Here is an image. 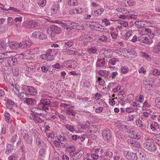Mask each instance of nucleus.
<instances>
[{
  "label": "nucleus",
  "instance_id": "nucleus-35",
  "mask_svg": "<svg viewBox=\"0 0 160 160\" xmlns=\"http://www.w3.org/2000/svg\"><path fill=\"white\" fill-rule=\"evenodd\" d=\"M68 4L70 6H75L78 5L77 0H69L68 2Z\"/></svg>",
  "mask_w": 160,
  "mask_h": 160
},
{
  "label": "nucleus",
  "instance_id": "nucleus-25",
  "mask_svg": "<svg viewBox=\"0 0 160 160\" xmlns=\"http://www.w3.org/2000/svg\"><path fill=\"white\" fill-rule=\"evenodd\" d=\"M153 52L156 53H158L160 52V42L155 45L153 49Z\"/></svg>",
  "mask_w": 160,
  "mask_h": 160
},
{
  "label": "nucleus",
  "instance_id": "nucleus-50",
  "mask_svg": "<svg viewBox=\"0 0 160 160\" xmlns=\"http://www.w3.org/2000/svg\"><path fill=\"white\" fill-rule=\"evenodd\" d=\"M152 73H153V75H154L156 76H159L160 74V72L157 69H154L152 71Z\"/></svg>",
  "mask_w": 160,
  "mask_h": 160
},
{
  "label": "nucleus",
  "instance_id": "nucleus-18",
  "mask_svg": "<svg viewBox=\"0 0 160 160\" xmlns=\"http://www.w3.org/2000/svg\"><path fill=\"white\" fill-rule=\"evenodd\" d=\"M51 26L53 33L58 34L61 32V29L59 27L54 25H51Z\"/></svg>",
  "mask_w": 160,
  "mask_h": 160
},
{
  "label": "nucleus",
  "instance_id": "nucleus-40",
  "mask_svg": "<svg viewBox=\"0 0 160 160\" xmlns=\"http://www.w3.org/2000/svg\"><path fill=\"white\" fill-rule=\"evenodd\" d=\"M117 61H118V59L116 58H112L109 60L108 62L111 65H114Z\"/></svg>",
  "mask_w": 160,
  "mask_h": 160
},
{
  "label": "nucleus",
  "instance_id": "nucleus-41",
  "mask_svg": "<svg viewBox=\"0 0 160 160\" xmlns=\"http://www.w3.org/2000/svg\"><path fill=\"white\" fill-rule=\"evenodd\" d=\"M7 24L8 26H11L13 25V18L12 17H9L7 19Z\"/></svg>",
  "mask_w": 160,
  "mask_h": 160
},
{
  "label": "nucleus",
  "instance_id": "nucleus-57",
  "mask_svg": "<svg viewBox=\"0 0 160 160\" xmlns=\"http://www.w3.org/2000/svg\"><path fill=\"white\" fill-rule=\"evenodd\" d=\"M60 143L62 144L60 142H59L58 141H55L54 142V145L55 147L57 148H59L61 146Z\"/></svg>",
  "mask_w": 160,
  "mask_h": 160
},
{
  "label": "nucleus",
  "instance_id": "nucleus-13",
  "mask_svg": "<svg viewBox=\"0 0 160 160\" xmlns=\"http://www.w3.org/2000/svg\"><path fill=\"white\" fill-rule=\"evenodd\" d=\"M136 12L134 11H132L130 9L128 10V15L127 16L128 19L132 18L136 19L137 18V15L134 14Z\"/></svg>",
  "mask_w": 160,
  "mask_h": 160
},
{
  "label": "nucleus",
  "instance_id": "nucleus-36",
  "mask_svg": "<svg viewBox=\"0 0 160 160\" xmlns=\"http://www.w3.org/2000/svg\"><path fill=\"white\" fill-rule=\"evenodd\" d=\"M118 10L120 12H121L125 14H128V10L127 8H118Z\"/></svg>",
  "mask_w": 160,
  "mask_h": 160
},
{
  "label": "nucleus",
  "instance_id": "nucleus-15",
  "mask_svg": "<svg viewBox=\"0 0 160 160\" xmlns=\"http://www.w3.org/2000/svg\"><path fill=\"white\" fill-rule=\"evenodd\" d=\"M14 147L13 145L8 144L6 148V154L7 155L9 154L14 150Z\"/></svg>",
  "mask_w": 160,
  "mask_h": 160
},
{
  "label": "nucleus",
  "instance_id": "nucleus-33",
  "mask_svg": "<svg viewBox=\"0 0 160 160\" xmlns=\"http://www.w3.org/2000/svg\"><path fill=\"white\" fill-rule=\"evenodd\" d=\"M67 130L71 132H74L75 130L74 129L73 126L69 124H67L65 126Z\"/></svg>",
  "mask_w": 160,
  "mask_h": 160
},
{
  "label": "nucleus",
  "instance_id": "nucleus-59",
  "mask_svg": "<svg viewBox=\"0 0 160 160\" xmlns=\"http://www.w3.org/2000/svg\"><path fill=\"white\" fill-rule=\"evenodd\" d=\"M135 154H136L137 156L138 155L140 158H142L143 157V152L142 151H138Z\"/></svg>",
  "mask_w": 160,
  "mask_h": 160
},
{
  "label": "nucleus",
  "instance_id": "nucleus-7",
  "mask_svg": "<svg viewBox=\"0 0 160 160\" xmlns=\"http://www.w3.org/2000/svg\"><path fill=\"white\" fill-rule=\"evenodd\" d=\"M31 110L32 112V113L36 115H46L47 114V112L45 111V113H43V112H44V110H41L36 107H34L32 108Z\"/></svg>",
  "mask_w": 160,
  "mask_h": 160
},
{
  "label": "nucleus",
  "instance_id": "nucleus-2",
  "mask_svg": "<svg viewBox=\"0 0 160 160\" xmlns=\"http://www.w3.org/2000/svg\"><path fill=\"white\" fill-rule=\"evenodd\" d=\"M143 146L145 149L150 152L155 151L157 149L155 145L152 142H146L143 144Z\"/></svg>",
  "mask_w": 160,
  "mask_h": 160
},
{
  "label": "nucleus",
  "instance_id": "nucleus-3",
  "mask_svg": "<svg viewBox=\"0 0 160 160\" xmlns=\"http://www.w3.org/2000/svg\"><path fill=\"white\" fill-rule=\"evenodd\" d=\"M23 138L27 144H31L32 143L33 137L30 132L25 131L24 135H23Z\"/></svg>",
  "mask_w": 160,
  "mask_h": 160
},
{
  "label": "nucleus",
  "instance_id": "nucleus-24",
  "mask_svg": "<svg viewBox=\"0 0 160 160\" xmlns=\"http://www.w3.org/2000/svg\"><path fill=\"white\" fill-rule=\"evenodd\" d=\"M36 142L39 147H43L45 144L42 140L39 138H37L36 139Z\"/></svg>",
  "mask_w": 160,
  "mask_h": 160
},
{
  "label": "nucleus",
  "instance_id": "nucleus-64",
  "mask_svg": "<svg viewBox=\"0 0 160 160\" xmlns=\"http://www.w3.org/2000/svg\"><path fill=\"white\" fill-rule=\"evenodd\" d=\"M99 39L103 42H104L106 41L107 38L105 36L103 35L99 38Z\"/></svg>",
  "mask_w": 160,
  "mask_h": 160
},
{
  "label": "nucleus",
  "instance_id": "nucleus-8",
  "mask_svg": "<svg viewBox=\"0 0 160 160\" xmlns=\"http://www.w3.org/2000/svg\"><path fill=\"white\" fill-rule=\"evenodd\" d=\"M25 88L27 90V91L31 95L35 96L37 93V90L32 86H26Z\"/></svg>",
  "mask_w": 160,
  "mask_h": 160
},
{
  "label": "nucleus",
  "instance_id": "nucleus-49",
  "mask_svg": "<svg viewBox=\"0 0 160 160\" xmlns=\"http://www.w3.org/2000/svg\"><path fill=\"white\" fill-rule=\"evenodd\" d=\"M67 148L70 151H75L76 148L74 146H69L68 145L67 146Z\"/></svg>",
  "mask_w": 160,
  "mask_h": 160
},
{
  "label": "nucleus",
  "instance_id": "nucleus-45",
  "mask_svg": "<svg viewBox=\"0 0 160 160\" xmlns=\"http://www.w3.org/2000/svg\"><path fill=\"white\" fill-rule=\"evenodd\" d=\"M155 103L157 107L160 109V98L158 97L156 99Z\"/></svg>",
  "mask_w": 160,
  "mask_h": 160
},
{
  "label": "nucleus",
  "instance_id": "nucleus-19",
  "mask_svg": "<svg viewBox=\"0 0 160 160\" xmlns=\"http://www.w3.org/2000/svg\"><path fill=\"white\" fill-rule=\"evenodd\" d=\"M27 70L29 74L32 75L35 74L34 72L36 70V68L35 66H32L28 67L27 69Z\"/></svg>",
  "mask_w": 160,
  "mask_h": 160
},
{
  "label": "nucleus",
  "instance_id": "nucleus-54",
  "mask_svg": "<svg viewBox=\"0 0 160 160\" xmlns=\"http://www.w3.org/2000/svg\"><path fill=\"white\" fill-rule=\"evenodd\" d=\"M134 23L138 28L140 29L142 28L141 27V21H137L135 22Z\"/></svg>",
  "mask_w": 160,
  "mask_h": 160
},
{
  "label": "nucleus",
  "instance_id": "nucleus-16",
  "mask_svg": "<svg viewBox=\"0 0 160 160\" xmlns=\"http://www.w3.org/2000/svg\"><path fill=\"white\" fill-rule=\"evenodd\" d=\"M38 23L35 21H30L27 23V27L29 28H35L38 26Z\"/></svg>",
  "mask_w": 160,
  "mask_h": 160
},
{
  "label": "nucleus",
  "instance_id": "nucleus-56",
  "mask_svg": "<svg viewBox=\"0 0 160 160\" xmlns=\"http://www.w3.org/2000/svg\"><path fill=\"white\" fill-rule=\"evenodd\" d=\"M132 34V31L130 30H128L126 34H125V38H128Z\"/></svg>",
  "mask_w": 160,
  "mask_h": 160
},
{
  "label": "nucleus",
  "instance_id": "nucleus-34",
  "mask_svg": "<svg viewBox=\"0 0 160 160\" xmlns=\"http://www.w3.org/2000/svg\"><path fill=\"white\" fill-rule=\"evenodd\" d=\"M8 29V28L7 25H4L0 27V33L4 32Z\"/></svg>",
  "mask_w": 160,
  "mask_h": 160
},
{
  "label": "nucleus",
  "instance_id": "nucleus-46",
  "mask_svg": "<svg viewBox=\"0 0 160 160\" xmlns=\"http://www.w3.org/2000/svg\"><path fill=\"white\" fill-rule=\"evenodd\" d=\"M71 65L72 67L71 68H74L78 66L77 63L76 61L71 60Z\"/></svg>",
  "mask_w": 160,
  "mask_h": 160
},
{
  "label": "nucleus",
  "instance_id": "nucleus-6",
  "mask_svg": "<svg viewBox=\"0 0 160 160\" xmlns=\"http://www.w3.org/2000/svg\"><path fill=\"white\" fill-rule=\"evenodd\" d=\"M40 101L42 104V108L45 110H48V108L51 103L50 101L48 99L42 98Z\"/></svg>",
  "mask_w": 160,
  "mask_h": 160
},
{
  "label": "nucleus",
  "instance_id": "nucleus-63",
  "mask_svg": "<svg viewBox=\"0 0 160 160\" xmlns=\"http://www.w3.org/2000/svg\"><path fill=\"white\" fill-rule=\"evenodd\" d=\"M102 22L105 23L106 26L109 25L110 24L109 21L107 19H104L102 20Z\"/></svg>",
  "mask_w": 160,
  "mask_h": 160
},
{
  "label": "nucleus",
  "instance_id": "nucleus-4",
  "mask_svg": "<svg viewBox=\"0 0 160 160\" xmlns=\"http://www.w3.org/2000/svg\"><path fill=\"white\" fill-rule=\"evenodd\" d=\"M52 52L51 50H49L47 51L46 53L42 54L40 56V58L43 60L47 61H52L54 59L53 56L51 54V52Z\"/></svg>",
  "mask_w": 160,
  "mask_h": 160
},
{
  "label": "nucleus",
  "instance_id": "nucleus-23",
  "mask_svg": "<svg viewBox=\"0 0 160 160\" xmlns=\"http://www.w3.org/2000/svg\"><path fill=\"white\" fill-rule=\"evenodd\" d=\"M19 158L18 154L14 153L8 157V160H18Z\"/></svg>",
  "mask_w": 160,
  "mask_h": 160
},
{
  "label": "nucleus",
  "instance_id": "nucleus-61",
  "mask_svg": "<svg viewBox=\"0 0 160 160\" xmlns=\"http://www.w3.org/2000/svg\"><path fill=\"white\" fill-rule=\"evenodd\" d=\"M90 82L87 80H85L84 82V87L86 88H88L90 86Z\"/></svg>",
  "mask_w": 160,
  "mask_h": 160
},
{
  "label": "nucleus",
  "instance_id": "nucleus-47",
  "mask_svg": "<svg viewBox=\"0 0 160 160\" xmlns=\"http://www.w3.org/2000/svg\"><path fill=\"white\" fill-rule=\"evenodd\" d=\"M128 68L126 67H122L121 68V71L123 74H125L128 71Z\"/></svg>",
  "mask_w": 160,
  "mask_h": 160
},
{
  "label": "nucleus",
  "instance_id": "nucleus-51",
  "mask_svg": "<svg viewBox=\"0 0 160 160\" xmlns=\"http://www.w3.org/2000/svg\"><path fill=\"white\" fill-rule=\"evenodd\" d=\"M66 113L68 114L71 115L73 116L75 115V112H74L72 110L68 109L66 111Z\"/></svg>",
  "mask_w": 160,
  "mask_h": 160
},
{
  "label": "nucleus",
  "instance_id": "nucleus-17",
  "mask_svg": "<svg viewBox=\"0 0 160 160\" xmlns=\"http://www.w3.org/2000/svg\"><path fill=\"white\" fill-rule=\"evenodd\" d=\"M32 115L33 118V120L36 122L41 123L43 122L44 120H43L40 117L34 114V113H32Z\"/></svg>",
  "mask_w": 160,
  "mask_h": 160
},
{
  "label": "nucleus",
  "instance_id": "nucleus-58",
  "mask_svg": "<svg viewBox=\"0 0 160 160\" xmlns=\"http://www.w3.org/2000/svg\"><path fill=\"white\" fill-rule=\"evenodd\" d=\"M103 110V108L102 107H98L96 109L95 112L97 113H100L102 112Z\"/></svg>",
  "mask_w": 160,
  "mask_h": 160
},
{
  "label": "nucleus",
  "instance_id": "nucleus-5",
  "mask_svg": "<svg viewBox=\"0 0 160 160\" xmlns=\"http://www.w3.org/2000/svg\"><path fill=\"white\" fill-rule=\"evenodd\" d=\"M102 135L103 138L106 141L109 140L111 139V132L108 128H105L103 130Z\"/></svg>",
  "mask_w": 160,
  "mask_h": 160
},
{
  "label": "nucleus",
  "instance_id": "nucleus-27",
  "mask_svg": "<svg viewBox=\"0 0 160 160\" xmlns=\"http://www.w3.org/2000/svg\"><path fill=\"white\" fill-rule=\"evenodd\" d=\"M45 149L43 148H42L39 150L38 154L40 158L44 157L45 154Z\"/></svg>",
  "mask_w": 160,
  "mask_h": 160
},
{
  "label": "nucleus",
  "instance_id": "nucleus-37",
  "mask_svg": "<svg viewBox=\"0 0 160 160\" xmlns=\"http://www.w3.org/2000/svg\"><path fill=\"white\" fill-rule=\"evenodd\" d=\"M95 152L98 155V156L101 157L102 153V149L100 148H96L95 149Z\"/></svg>",
  "mask_w": 160,
  "mask_h": 160
},
{
  "label": "nucleus",
  "instance_id": "nucleus-26",
  "mask_svg": "<svg viewBox=\"0 0 160 160\" xmlns=\"http://www.w3.org/2000/svg\"><path fill=\"white\" fill-rule=\"evenodd\" d=\"M59 9V7L58 5H53L51 9L52 13L53 14H55L58 11Z\"/></svg>",
  "mask_w": 160,
  "mask_h": 160
},
{
  "label": "nucleus",
  "instance_id": "nucleus-14",
  "mask_svg": "<svg viewBox=\"0 0 160 160\" xmlns=\"http://www.w3.org/2000/svg\"><path fill=\"white\" fill-rule=\"evenodd\" d=\"M4 103L5 104L7 108L9 109H12L13 106L14 102L8 99H5Z\"/></svg>",
  "mask_w": 160,
  "mask_h": 160
},
{
  "label": "nucleus",
  "instance_id": "nucleus-28",
  "mask_svg": "<svg viewBox=\"0 0 160 160\" xmlns=\"http://www.w3.org/2000/svg\"><path fill=\"white\" fill-rule=\"evenodd\" d=\"M19 97H20V98L24 101L28 98V95L27 93L21 92L19 93Z\"/></svg>",
  "mask_w": 160,
  "mask_h": 160
},
{
  "label": "nucleus",
  "instance_id": "nucleus-32",
  "mask_svg": "<svg viewBox=\"0 0 160 160\" xmlns=\"http://www.w3.org/2000/svg\"><path fill=\"white\" fill-rule=\"evenodd\" d=\"M97 82H98L99 85L102 86H103L105 83L104 80L100 77H98V78Z\"/></svg>",
  "mask_w": 160,
  "mask_h": 160
},
{
  "label": "nucleus",
  "instance_id": "nucleus-12",
  "mask_svg": "<svg viewBox=\"0 0 160 160\" xmlns=\"http://www.w3.org/2000/svg\"><path fill=\"white\" fill-rule=\"evenodd\" d=\"M109 73V72L104 70H100L98 72V74L99 75L105 78H108Z\"/></svg>",
  "mask_w": 160,
  "mask_h": 160
},
{
  "label": "nucleus",
  "instance_id": "nucleus-48",
  "mask_svg": "<svg viewBox=\"0 0 160 160\" xmlns=\"http://www.w3.org/2000/svg\"><path fill=\"white\" fill-rule=\"evenodd\" d=\"M136 132L133 131H130L129 133V136L132 138H133L135 136Z\"/></svg>",
  "mask_w": 160,
  "mask_h": 160
},
{
  "label": "nucleus",
  "instance_id": "nucleus-29",
  "mask_svg": "<svg viewBox=\"0 0 160 160\" xmlns=\"http://www.w3.org/2000/svg\"><path fill=\"white\" fill-rule=\"evenodd\" d=\"M104 9L102 8H100L95 11L94 14L95 16H98L101 15L103 12Z\"/></svg>",
  "mask_w": 160,
  "mask_h": 160
},
{
  "label": "nucleus",
  "instance_id": "nucleus-11",
  "mask_svg": "<svg viewBox=\"0 0 160 160\" xmlns=\"http://www.w3.org/2000/svg\"><path fill=\"white\" fill-rule=\"evenodd\" d=\"M139 39L140 41V44L142 45V43H147L149 42V41L148 37L145 36V35L143 34L141 35L139 38Z\"/></svg>",
  "mask_w": 160,
  "mask_h": 160
},
{
  "label": "nucleus",
  "instance_id": "nucleus-38",
  "mask_svg": "<svg viewBox=\"0 0 160 160\" xmlns=\"http://www.w3.org/2000/svg\"><path fill=\"white\" fill-rule=\"evenodd\" d=\"M24 102L27 103L28 105H31L34 103L32 99L28 98L26 100H24Z\"/></svg>",
  "mask_w": 160,
  "mask_h": 160
},
{
  "label": "nucleus",
  "instance_id": "nucleus-1",
  "mask_svg": "<svg viewBox=\"0 0 160 160\" xmlns=\"http://www.w3.org/2000/svg\"><path fill=\"white\" fill-rule=\"evenodd\" d=\"M31 44V43L29 41H24L20 43L14 42H9L7 45L9 46L10 48L12 49H17L19 48L23 49L30 47Z\"/></svg>",
  "mask_w": 160,
  "mask_h": 160
},
{
  "label": "nucleus",
  "instance_id": "nucleus-52",
  "mask_svg": "<svg viewBox=\"0 0 160 160\" xmlns=\"http://www.w3.org/2000/svg\"><path fill=\"white\" fill-rule=\"evenodd\" d=\"M141 146L140 144L138 142L135 140L134 143L133 144L132 147L137 148H139Z\"/></svg>",
  "mask_w": 160,
  "mask_h": 160
},
{
  "label": "nucleus",
  "instance_id": "nucleus-31",
  "mask_svg": "<svg viewBox=\"0 0 160 160\" xmlns=\"http://www.w3.org/2000/svg\"><path fill=\"white\" fill-rule=\"evenodd\" d=\"M63 66L67 68H70L72 67L71 65V60L66 61L63 62Z\"/></svg>",
  "mask_w": 160,
  "mask_h": 160
},
{
  "label": "nucleus",
  "instance_id": "nucleus-44",
  "mask_svg": "<svg viewBox=\"0 0 160 160\" xmlns=\"http://www.w3.org/2000/svg\"><path fill=\"white\" fill-rule=\"evenodd\" d=\"M40 33H41V32H40L35 31V32H34L32 33V36L36 38H39V36L40 35Z\"/></svg>",
  "mask_w": 160,
  "mask_h": 160
},
{
  "label": "nucleus",
  "instance_id": "nucleus-39",
  "mask_svg": "<svg viewBox=\"0 0 160 160\" xmlns=\"http://www.w3.org/2000/svg\"><path fill=\"white\" fill-rule=\"evenodd\" d=\"M38 4L41 6L43 7L46 4V0H38Z\"/></svg>",
  "mask_w": 160,
  "mask_h": 160
},
{
  "label": "nucleus",
  "instance_id": "nucleus-62",
  "mask_svg": "<svg viewBox=\"0 0 160 160\" xmlns=\"http://www.w3.org/2000/svg\"><path fill=\"white\" fill-rule=\"evenodd\" d=\"M134 111V109L133 108H128L126 109V111L128 113L132 112Z\"/></svg>",
  "mask_w": 160,
  "mask_h": 160
},
{
  "label": "nucleus",
  "instance_id": "nucleus-42",
  "mask_svg": "<svg viewBox=\"0 0 160 160\" xmlns=\"http://www.w3.org/2000/svg\"><path fill=\"white\" fill-rule=\"evenodd\" d=\"M134 98V96L133 95H129L128 96V98L126 100V101L130 103L133 101Z\"/></svg>",
  "mask_w": 160,
  "mask_h": 160
},
{
  "label": "nucleus",
  "instance_id": "nucleus-53",
  "mask_svg": "<svg viewBox=\"0 0 160 160\" xmlns=\"http://www.w3.org/2000/svg\"><path fill=\"white\" fill-rule=\"evenodd\" d=\"M47 38V35L43 34L42 32H41L40 35L39 37V39H46Z\"/></svg>",
  "mask_w": 160,
  "mask_h": 160
},
{
  "label": "nucleus",
  "instance_id": "nucleus-30",
  "mask_svg": "<svg viewBox=\"0 0 160 160\" xmlns=\"http://www.w3.org/2000/svg\"><path fill=\"white\" fill-rule=\"evenodd\" d=\"M11 52H7L6 53H3L4 59L5 60V61L6 60L7 61L12 56L11 55Z\"/></svg>",
  "mask_w": 160,
  "mask_h": 160
},
{
  "label": "nucleus",
  "instance_id": "nucleus-22",
  "mask_svg": "<svg viewBox=\"0 0 160 160\" xmlns=\"http://www.w3.org/2000/svg\"><path fill=\"white\" fill-rule=\"evenodd\" d=\"M63 46L66 48H68L71 47L73 44V42L72 40L66 41L63 42Z\"/></svg>",
  "mask_w": 160,
  "mask_h": 160
},
{
  "label": "nucleus",
  "instance_id": "nucleus-10",
  "mask_svg": "<svg viewBox=\"0 0 160 160\" xmlns=\"http://www.w3.org/2000/svg\"><path fill=\"white\" fill-rule=\"evenodd\" d=\"M125 157L128 160H137L138 159L136 154L133 152H128Z\"/></svg>",
  "mask_w": 160,
  "mask_h": 160
},
{
  "label": "nucleus",
  "instance_id": "nucleus-43",
  "mask_svg": "<svg viewBox=\"0 0 160 160\" xmlns=\"http://www.w3.org/2000/svg\"><path fill=\"white\" fill-rule=\"evenodd\" d=\"M158 126V124L157 123H155L154 124H152L151 125L150 128L152 131H154L157 128H159Z\"/></svg>",
  "mask_w": 160,
  "mask_h": 160
},
{
  "label": "nucleus",
  "instance_id": "nucleus-20",
  "mask_svg": "<svg viewBox=\"0 0 160 160\" xmlns=\"http://www.w3.org/2000/svg\"><path fill=\"white\" fill-rule=\"evenodd\" d=\"M105 64V62L104 58H98L96 66L99 67H101L103 66Z\"/></svg>",
  "mask_w": 160,
  "mask_h": 160
},
{
  "label": "nucleus",
  "instance_id": "nucleus-9",
  "mask_svg": "<svg viewBox=\"0 0 160 160\" xmlns=\"http://www.w3.org/2000/svg\"><path fill=\"white\" fill-rule=\"evenodd\" d=\"M8 63L9 65H15L18 63L17 58L14 56H11L8 60H7Z\"/></svg>",
  "mask_w": 160,
  "mask_h": 160
},
{
  "label": "nucleus",
  "instance_id": "nucleus-21",
  "mask_svg": "<svg viewBox=\"0 0 160 160\" xmlns=\"http://www.w3.org/2000/svg\"><path fill=\"white\" fill-rule=\"evenodd\" d=\"M126 54H127L128 56H129L132 55H135L136 53L134 49H126V50L125 51Z\"/></svg>",
  "mask_w": 160,
  "mask_h": 160
},
{
  "label": "nucleus",
  "instance_id": "nucleus-60",
  "mask_svg": "<svg viewBox=\"0 0 160 160\" xmlns=\"http://www.w3.org/2000/svg\"><path fill=\"white\" fill-rule=\"evenodd\" d=\"M120 24L123 27H126L128 25V23L126 22H125V21L121 22L120 23Z\"/></svg>",
  "mask_w": 160,
  "mask_h": 160
},
{
  "label": "nucleus",
  "instance_id": "nucleus-55",
  "mask_svg": "<svg viewBox=\"0 0 160 160\" xmlns=\"http://www.w3.org/2000/svg\"><path fill=\"white\" fill-rule=\"evenodd\" d=\"M127 3L128 4V5L130 7L133 6L136 4L135 2L132 0L127 1Z\"/></svg>",
  "mask_w": 160,
  "mask_h": 160
}]
</instances>
